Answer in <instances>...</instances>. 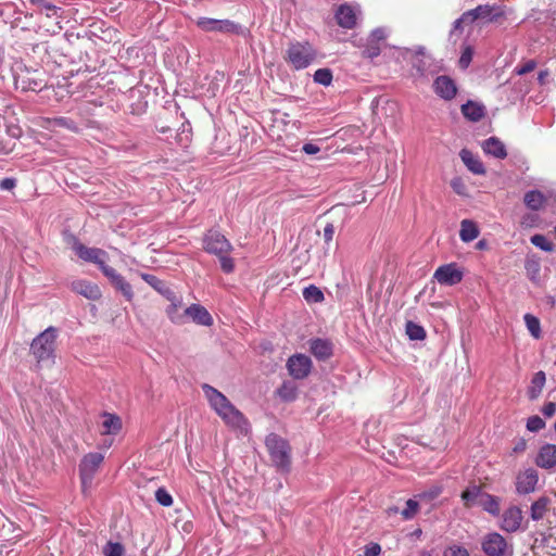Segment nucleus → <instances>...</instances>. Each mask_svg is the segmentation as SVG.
<instances>
[{
	"label": "nucleus",
	"mask_w": 556,
	"mask_h": 556,
	"mask_svg": "<svg viewBox=\"0 0 556 556\" xmlns=\"http://www.w3.org/2000/svg\"><path fill=\"white\" fill-rule=\"evenodd\" d=\"M202 390L210 403V406L215 410V413L220 410V408H223V406L229 402V400L222 392L210 384H203Z\"/></svg>",
	"instance_id": "b1692460"
},
{
	"label": "nucleus",
	"mask_w": 556,
	"mask_h": 556,
	"mask_svg": "<svg viewBox=\"0 0 556 556\" xmlns=\"http://www.w3.org/2000/svg\"><path fill=\"white\" fill-rule=\"evenodd\" d=\"M197 26L206 33H222L231 35H244L245 28L230 20H216L211 17H199Z\"/></svg>",
	"instance_id": "20e7f679"
},
{
	"label": "nucleus",
	"mask_w": 556,
	"mask_h": 556,
	"mask_svg": "<svg viewBox=\"0 0 556 556\" xmlns=\"http://www.w3.org/2000/svg\"><path fill=\"white\" fill-rule=\"evenodd\" d=\"M73 249L81 260L98 265L100 270L108 265L105 263L108 253L102 249L88 248L78 241L75 242Z\"/></svg>",
	"instance_id": "9b49d317"
},
{
	"label": "nucleus",
	"mask_w": 556,
	"mask_h": 556,
	"mask_svg": "<svg viewBox=\"0 0 556 556\" xmlns=\"http://www.w3.org/2000/svg\"><path fill=\"white\" fill-rule=\"evenodd\" d=\"M203 247L211 254H229L232 247L230 242L217 230H208L203 239Z\"/></svg>",
	"instance_id": "6e6552de"
},
{
	"label": "nucleus",
	"mask_w": 556,
	"mask_h": 556,
	"mask_svg": "<svg viewBox=\"0 0 556 556\" xmlns=\"http://www.w3.org/2000/svg\"><path fill=\"white\" fill-rule=\"evenodd\" d=\"M317 58L316 49L308 41H292L289 43L285 60L294 70L308 67Z\"/></svg>",
	"instance_id": "f03ea898"
},
{
	"label": "nucleus",
	"mask_w": 556,
	"mask_h": 556,
	"mask_svg": "<svg viewBox=\"0 0 556 556\" xmlns=\"http://www.w3.org/2000/svg\"><path fill=\"white\" fill-rule=\"evenodd\" d=\"M170 304L166 307V315L170 319L172 323L176 325L186 324V308L181 311L182 307V298L181 295L175 294L167 299Z\"/></svg>",
	"instance_id": "2eb2a0df"
},
{
	"label": "nucleus",
	"mask_w": 556,
	"mask_h": 556,
	"mask_svg": "<svg viewBox=\"0 0 556 556\" xmlns=\"http://www.w3.org/2000/svg\"><path fill=\"white\" fill-rule=\"evenodd\" d=\"M388 35L389 31L387 28L378 27L370 33L369 38L372 39V41H377L383 46Z\"/></svg>",
	"instance_id": "5fc2aeb1"
},
{
	"label": "nucleus",
	"mask_w": 556,
	"mask_h": 556,
	"mask_svg": "<svg viewBox=\"0 0 556 556\" xmlns=\"http://www.w3.org/2000/svg\"><path fill=\"white\" fill-rule=\"evenodd\" d=\"M155 500L160 505L164 507L172 506L174 502L172 495L164 488H159L155 491Z\"/></svg>",
	"instance_id": "09e8293b"
},
{
	"label": "nucleus",
	"mask_w": 556,
	"mask_h": 556,
	"mask_svg": "<svg viewBox=\"0 0 556 556\" xmlns=\"http://www.w3.org/2000/svg\"><path fill=\"white\" fill-rule=\"evenodd\" d=\"M459 156L466 167L473 174H483L484 173V165L480 161V159L475 155L470 150L463 149L459 152Z\"/></svg>",
	"instance_id": "bb28decb"
},
{
	"label": "nucleus",
	"mask_w": 556,
	"mask_h": 556,
	"mask_svg": "<svg viewBox=\"0 0 556 556\" xmlns=\"http://www.w3.org/2000/svg\"><path fill=\"white\" fill-rule=\"evenodd\" d=\"M103 421L101 424V434L102 435H115L122 429V419L115 415L110 413H104L102 415Z\"/></svg>",
	"instance_id": "393cba45"
},
{
	"label": "nucleus",
	"mask_w": 556,
	"mask_h": 556,
	"mask_svg": "<svg viewBox=\"0 0 556 556\" xmlns=\"http://www.w3.org/2000/svg\"><path fill=\"white\" fill-rule=\"evenodd\" d=\"M521 519V510L518 507L513 506L504 511L500 526L507 532H514L520 527Z\"/></svg>",
	"instance_id": "dca6fc26"
},
{
	"label": "nucleus",
	"mask_w": 556,
	"mask_h": 556,
	"mask_svg": "<svg viewBox=\"0 0 556 556\" xmlns=\"http://www.w3.org/2000/svg\"><path fill=\"white\" fill-rule=\"evenodd\" d=\"M15 148V141L10 138L0 137V154H8Z\"/></svg>",
	"instance_id": "bf43d9fd"
},
{
	"label": "nucleus",
	"mask_w": 556,
	"mask_h": 556,
	"mask_svg": "<svg viewBox=\"0 0 556 556\" xmlns=\"http://www.w3.org/2000/svg\"><path fill=\"white\" fill-rule=\"evenodd\" d=\"M489 154L504 159L507 155L505 144L496 137H489Z\"/></svg>",
	"instance_id": "4c0bfd02"
},
{
	"label": "nucleus",
	"mask_w": 556,
	"mask_h": 556,
	"mask_svg": "<svg viewBox=\"0 0 556 556\" xmlns=\"http://www.w3.org/2000/svg\"><path fill=\"white\" fill-rule=\"evenodd\" d=\"M314 81L325 87L332 83V72L329 68H319L314 73Z\"/></svg>",
	"instance_id": "c03bdc74"
},
{
	"label": "nucleus",
	"mask_w": 556,
	"mask_h": 556,
	"mask_svg": "<svg viewBox=\"0 0 556 556\" xmlns=\"http://www.w3.org/2000/svg\"><path fill=\"white\" fill-rule=\"evenodd\" d=\"M535 66H536L535 61L529 60L523 65L517 67L516 73L518 75H523V74L532 72L535 68Z\"/></svg>",
	"instance_id": "680f3d73"
},
{
	"label": "nucleus",
	"mask_w": 556,
	"mask_h": 556,
	"mask_svg": "<svg viewBox=\"0 0 556 556\" xmlns=\"http://www.w3.org/2000/svg\"><path fill=\"white\" fill-rule=\"evenodd\" d=\"M545 381H546V377H545L544 371H538L533 376V378L531 380V384L528 389V395L531 400L536 399L541 394L542 389L545 384Z\"/></svg>",
	"instance_id": "2f4dec72"
},
{
	"label": "nucleus",
	"mask_w": 556,
	"mask_h": 556,
	"mask_svg": "<svg viewBox=\"0 0 556 556\" xmlns=\"http://www.w3.org/2000/svg\"><path fill=\"white\" fill-rule=\"evenodd\" d=\"M216 414L227 424L229 427L239 429L241 431L247 430L248 421L243 414L238 410L230 401L216 412Z\"/></svg>",
	"instance_id": "f8f14e48"
},
{
	"label": "nucleus",
	"mask_w": 556,
	"mask_h": 556,
	"mask_svg": "<svg viewBox=\"0 0 556 556\" xmlns=\"http://www.w3.org/2000/svg\"><path fill=\"white\" fill-rule=\"evenodd\" d=\"M140 277L149 285L151 286L156 292L162 294L166 300L170 299V296L175 295L176 293L167 286V283L161 279H159L156 276L142 273Z\"/></svg>",
	"instance_id": "a878e982"
},
{
	"label": "nucleus",
	"mask_w": 556,
	"mask_h": 556,
	"mask_svg": "<svg viewBox=\"0 0 556 556\" xmlns=\"http://www.w3.org/2000/svg\"><path fill=\"white\" fill-rule=\"evenodd\" d=\"M419 503L420 502L416 497L409 498L406 502L405 508L401 511L403 519H405V520L413 519L418 511Z\"/></svg>",
	"instance_id": "a18cd8bd"
},
{
	"label": "nucleus",
	"mask_w": 556,
	"mask_h": 556,
	"mask_svg": "<svg viewBox=\"0 0 556 556\" xmlns=\"http://www.w3.org/2000/svg\"><path fill=\"white\" fill-rule=\"evenodd\" d=\"M102 274L110 280L112 286L119 291L127 301H131L134 299V291L129 282L118 274L113 267L106 265L101 270Z\"/></svg>",
	"instance_id": "ddd939ff"
},
{
	"label": "nucleus",
	"mask_w": 556,
	"mask_h": 556,
	"mask_svg": "<svg viewBox=\"0 0 556 556\" xmlns=\"http://www.w3.org/2000/svg\"><path fill=\"white\" fill-rule=\"evenodd\" d=\"M479 236L477 224L470 219H463L460 223L459 237L464 242H471Z\"/></svg>",
	"instance_id": "c85d7f7f"
},
{
	"label": "nucleus",
	"mask_w": 556,
	"mask_h": 556,
	"mask_svg": "<svg viewBox=\"0 0 556 556\" xmlns=\"http://www.w3.org/2000/svg\"><path fill=\"white\" fill-rule=\"evenodd\" d=\"M484 12H486V9L485 7L483 5H478L476 9L473 10H469L467 12H465L462 17L463 20L465 21V24H468V23H472L475 22L479 16H481Z\"/></svg>",
	"instance_id": "8fccbe9b"
},
{
	"label": "nucleus",
	"mask_w": 556,
	"mask_h": 556,
	"mask_svg": "<svg viewBox=\"0 0 556 556\" xmlns=\"http://www.w3.org/2000/svg\"><path fill=\"white\" fill-rule=\"evenodd\" d=\"M441 493H442V486L435 484V485H431L427 490L416 494L415 497L420 503H431L432 501L438 498Z\"/></svg>",
	"instance_id": "f704fd0d"
},
{
	"label": "nucleus",
	"mask_w": 556,
	"mask_h": 556,
	"mask_svg": "<svg viewBox=\"0 0 556 556\" xmlns=\"http://www.w3.org/2000/svg\"><path fill=\"white\" fill-rule=\"evenodd\" d=\"M309 350L312 354L319 361H327L333 354V345L326 339H313L309 342Z\"/></svg>",
	"instance_id": "a211bd4d"
},
{
	"label": "nucleus",
	"mask_w": 556,
	"mask_h": 556,
	"mask_svg": "<svg viewBox=\"0 0 556 556\" xmlns=\"http://www.w3.org/2000/svg\"><path fill=\"white\" fill-rule=\"evenodd\" d=\"M553 530H556V527L551 528V531ZM543 548H549L551 551L556 552V531L551 532L547 536H544L540 543L538 540L535 541L533 545L535 553H539V551Z\"/></svg>",
	"instance_id": "e433bc0d"
},
{
	"label": "nucleus",
	"mask_w": 556,
	"mask_h": 556,
	"mask_svg": "<svg viewBox=\"0 0 556 556\" xmlns=\"http://www.w3.org/2000/svg\"><path fill=\"white\" fill-rule=\"evenodd\" d=\"M526 270L531 280H535L540 273V263L534 258H527Z\"/></svg>",
	"instance_id": "3c124183"
},
{
	"label": "nucleus",
	"mask_w": 556,
	"mask_h": 556,
	"mask_svg": "<svg viewBox=\"0 0 556 556\" xmlns=\"http://www.w3.org/2000/svg\"><path fill=\"white\" fill-rule=\"evenodd\" d=\"M336 18L341 27L351 29L356 25V10L350 4H341L336 12Z\"/></svg>",
	"instance_id": "aec40b11"
},
{
	"label": "nucleus",
	"mask_w": 556,
	"mask_h": 556,
	"mask_svg": "<svg viewBox=\"0 0 556 556\" xmlns=\"http://www.w3.org/2000/svg\"><path fill=\"white\" fill-rule=\"evenodd\" d=\"M515 548L510 538L500 533H489V556H514Z\"/></svg>",
	"instance_id": "9d476101"
},
{
	"label": "nucleus",
	"mask_w": 556,
	"mask_h": 556,
	"mask_svg": "<svg viewBox=\"0 0 556 556\" xmlns=\"http://www.w3.org/2000/svg\"><path fill=\"white\" fill-rule=\"evenodd\" d=\"M433 87L435 93L445 100L453 99L457 91L455 83L447 76H439L434 80Z\"/></svg>",
	"instance_id": "6ab92c4d"
},
{
	"label": "nucleus",
	"mask_w": 556,
	"mask_h": 556,
	"mask_svg": "<svg viewBox=\"0 0 556 556\" xmlns=\"http://www.w3.org/2000/svg\"><path fill=\"white\" fill-rule=\"evenodd\" d=\"M451 186L453 188V190L457 193V194H464L465 193V185L463 182V180L460 178H454L452 179L451 181Z\"/></svg>",
	"instance_id": "69168bd1"
},
{
	"label": "nucleus",
	"mask_w": 556,
	"mask_h": 556,
	"mask_svg": "<svg viewBox=\"0 0 556 556\" xmlns=\"http://www.w3.org/2000/svg\"><path fill=\"white\" fill-rule=\"evenodd\" d=\"M266 448L269 453L273 464L281 471L290 469V445L276 433H270L265 440Z\"/></svg>",
	"instance_id": "7ed1b4c3"
},
{
	"label": "nucleus",
	"mask_w": 556,
	"mask_h": 556,
	"mask_svg": "<svg viewBox=\"0 0 556 556\" xmlns=\"http://www.w3.org/2000/svg\"><path fill=\"white\" fill-rule=\"evenodd\" d=\"M46 128L50 130H54L55 128H65L72 132H77L79 130L77 124L68 117H54V118H47L46 119Z\"/></svg>",
	"instance_id": "cd10ccee"
},
{
	"label": "nucleus",
	"mask_w": 556,
	"mask_h": 556,
	"mask_svg": "<svg viewBox=\"0 0 556 556\" xmlns=\"http://www.w3.org/2000/svg\"><path fill=\"white\" fill-rule=\"evenodd\" d=\"M202 390L210 403V406L215 410V413L220 410V408H223V406L229 402V400L222 392L210 384H203Z\"/></svg>",
	"instance_id": "5701e85b"
},
{
	"label": "nucleus",
	"mask_w": 556,
	"mask_h": 556,
	"mask_svg": "<svg viewBox=\"0 0 556 556\" xmlns=\"http://www.w3.org/2000/svg\"><path fill=\"white\" fill-rule=\"evenodd\" d=\"M279 397L286 402H292L298 396V387L292 381H285L277 390Z\"/></svg>",
	"instance_id": "72a5a7b5"
},
{
	"label": "nucleus",
	"mask_w": 556,
	"mask_h": 556,
	"mask_svg": "<svg viewBox=\"0 0 556 556\" xmlns=\"http://www.w3.org/2000/svg\"><path fill=\"white\" fill-rule=\"evenodd\" d=\"M56 337V328L50 326L33 339L30 352L39 365H52L54 363Z\"/></svg>",
	"instance_id": "f257e3e1"
},
{
	"label": "nucleus",
	"mask_w": 556,
	"mask_h": 556,
	"mask_svg": "<svg viewBox=\"0 0 556 556\" xmlns=\"http://www.w3.org/2000/svg\"><path fill=\"white\" fill-rule=\"evenodd\" d=\"M548 500L541 497L531 505V518L533 520H540L543 518L547 510Z\"/></svg>",
	"instance_id": "a19ab883"
},
{
	"label": "nucleus",
	"mask_w": 556,
	"mask_h": 556,
	"mask_svg": "<svg viewBox=\"0 0 556 556\" xmlns=\"http://www.w3.org/2000/svg\"><path fill=\"white\" fill-rule=\"evenodd\" d=\"M544 427L545 422L540 416H532L527 421V429L531 432H538Z\"/></svg>",
	"instance_id": "864d4df0"
},
{
	"label": "nucleus",
	"mask_w": 556,
	"mask_h": 556,
	"mask_svg": "<svg viewBox=\"0 0 556 556\" xmlns=\"http://www.w3.org/2000/svg\"><path fill=\"white\" fill-rule=\"evenodd\" d=\"M462 113L467 119L478 122L484 115V106L473 101H468L462 105Z\"/></svg>",
	"instance_id": "c756f323"
},
{
	"label": "nucleus",
	"mask_w": 556,
	"mask_h": 556,
	"mask_svg": "<svg viewBox=\"0 0 556 556\" xmlns=\"http://www.w3.org/2000/svg\"><path fill=\"white\" fill-rule=\"evenodd\" d=\"M189 128L186 129L185 124L182 125L181 131L177 135V141L181 147H187L189 142L191 141V129L190 125L188 124Z\"/></svg>",
	"instance_id": "13d9d810"
},
{
	"label": "nucleus",
	"mask_w": 556,
	"mask_h": 556,
	"mask_svg": "<svg viewBox=\"0 0 556 556\" xmlns=\"http://www.w3.org/2000/svg\"><path fill=\"white\" fill-rule=\"evenodd\" d=\"M71 289L88 300H99L102 295L100 288L88 280L78 279L71 283Z\"/></svg>",
	"instance_id": "4468645a"
},
{
	"label": "nucleus",
	"mask_w": 556,
	"mask_h": 556,
	"mask_svg": "<svg viewBox=\"0 0 556 556\" xmlns=\"http://www.w3.org/2000/svg\"><path fill=\"white\" fill-rule=\"evenodd\" d=\"M104 556H123L124 547L121 543L117 542H108L103 547Z\"/></svg>",
	"instance_id": "de8ad7c7"
},
{
	"label": "nucleus",
	"mask_w": 556,
	"mask_h": 556,
	"mask_svg": "<svg viewBox=\"0 0 556 556\" xmlns=\"http://www.w3.org/2000/svg\"><path fill=\"white\" fill-rule=\"evenodd\" d=\"M523 200L526 205L532 211H539L546 201L543 193L538 190L527 192Z\"/></svg>",
	"instance_id": "7c9ffc66"
},
{
	"label": "nucleus",
	"mask_w": 556,
	"mask_h": 556,
	"mask_svg": "<svg viewBox=\"0 0 556 556\" xmlns=\"http://www.w3.org/2000/svg\"><path fill=\"white\" fill-rule=\"evenodd\" d=\"M286 367L293 379L302 380L311 374L313 363L307 355L299 353L288 358Z\"/></svg>",
	"instance_id": "423d86ee"
},
{
	"label": "nucleus",
	"mask_w": 556,
	"mask_h": 556,
	"mask_svg": "<svg viewBox=\"0 0 556 556\" xmlns=\"http://www.w3.org/2000/svg\"><path fill=\"white\" fill-rule=\"evenodd\" d=\"M188 318L201 326H211L213 324L211 314L200 304H191L186 308V320Z\"/></svg>",
	"instance_id": "f3484780"
},
{
	"label": "nucleus",
	"mask_w": 556,
	"mask_h": 556,
	"mask_svg": "<svg viewBox=\"0 0 556 556\" xmlns=\"http://www.w3.org/2000/svg\"><path fill=\"white\" fill-rule=\"evenodd\" d=\"M530 241L533 245L545 252H552L554 250L553 243L543 235H534L531 237Z\"/></svg>",
	"instance_id": "49530a36"
},
{
	"label": "nucleus",
	"mask_w": 556,
	"mask_h": 556,
	"mask_svg": "<svg viewBox=\"0 0 556 556\" xmlns=\"http://www.w3.org/2000/svg\"><path fill=\"white\" fill-rule=\"evenodd\" d=\"M303 298L309 303H319L324 300V293L318 287L311 285L304 288Z\"/></svg>",
	"instance_id": "37998d69"
},
{
	"label": "nucleus",
	"mask_w": 556,
	"mask_h": 556,
	"mask_svg": "<svg viewBox=\"0 0 556 556\" xmlns=\"http://www.w3.org/2000/svg\"><path fill=\"white\" fill-rule=\"evenodd\" d=\"M443 556H469V554L466 548L458 545H453L445 548Z\"/></svg>",
	"instance_id": "052dcab7"
},
{
	"label": "nucleus",
	"mask_w": 556,
	"mask_h": 556,
	"mask_svg": "<svg viewBox=\"0 0 556 556\" xmlns=\"http://www.w3.org/2000/svg\"><path fill=\"white\" fill-rule=\"evenodd\" d=\"M535 463L539 467L546 469L556 466V445H543L539 451Z\"/></svg>",
	"instance_id": "4be33fe9"
},
{
	"label": "nucleus",
	"mask_w": 556,
	"mask_h": 556,
	"mask_svg": "<svg viewBox=\"0 0 556 556\" xmlns=\"http://www.w3.org/2000/svg\"><path fill=\"white\" fill-rule=\"evenodd\" d=\"M433 278L442 286H455L463 280L464 273L456 263H450L439 266Z\"/></svg>",
	"instance_id": "1a4fd4ad"
},
{
	"label": "nucleus",
	"mask_w": 556,
	"mask_h": 556,
	"mask_svg": "<svg viewBox=\"0 0 556 556\" xmlns=\"http://www.w3.org/2000/svg\"><path fill=\"white\" fill-rule=\"evenodd\" d=\"M216 256L219 258L220 267L224 273L229 274L233 270V260L229 257L228 254H217Z\"/></svg>",
	"instance_id": "6e6d98bb"
},
{
	"label": "nucleus",
	"mask_w": 556,
	"mask_h": 556,
	"mask_svg": "<svg viewBox=\"0 0 556 556\" xmlns=\"http://www.w3.org/2000/svg\"><path fill=\"white\" fill-rule=\"evenodd\" d=\"M486 478H479L478 480L470 481L467 488L462 493V501L464 505L471 508L477 505H483L486 509V504L483 502V489Z\"/></svg>",
	"instance_id": "0eeeda50"
},
{
	"label": "nucleus",
	"mask_w": 556,
	"mask_h": 556,
	"mask_svg": "<svg viewBox=\"0 0 556 556\" xmlns=\"http://www.w3.org/2000/svg\"><path fill=\"white\" fill-rule=\"evenodd\" d=\"M473 51L471 47L467 46L464 51L462 52V55L459 58V66L462 68H467L472 60Z\"/></svg>",
	"instance_id": "4d7b16f0"
},
{
	"label": "nucleus",
	"mask_w": 556,
	"mask_h": 556,
	"mask_svg": "<svg viewBox=\"0 0 556 556\" xmlns=\"http://www.w3.org/2000/svg\"><path fill=\"white\" fill-rule=\"evenodd\" d=\"M36 3L38 7V11L41 14H45L47 17H49V18H52V17L59 18L60 17L59 12L61 11V8L54 5L51 2L46 1V0H37Z\"/></svg>",
	"instance_id": "c9c22d12"
},
{
	"label": "nucleus",
	"mask_w": 556,
	"mask_h": 556,
	"mask_svg": "<svg viewBox=\"0 0 556 556\" xmlns=\"http://www.w3.org/2000/svg\"><path fill=\"white\" fill-rule=\"evenodd\" d=\"M538 483V473L533 469H528L517 477V491L521 494H528L534 491Z\"/></svg>",
	"instance_id": "412c9836"
},
{
	"label": "nucleus",
	"mask_w": 556,
	"mask_h": 556,
	"mask_svg": "<svg viewBox=\"0 0 556 556\" xmlns=\"http://www.w3.org/2000/svg\"><path fill=\"white\" fill-rule=\"evenodd\" d=\"M500 513V505L496 497L489 495V514L497 515Z\"/></svg>",
	"instance_id": "338daca9"
},
{
	"label": "nucleus",
	"mask_w": 556,
	"mask_h": 556,
	"mask_svg": "<svg viewBox=\"0 0 556 556\" xmlns=\"http://www.w3.org/2000/svg\"><path fill=\"white\" fill-rule=\"evenodd\" d=\"M509 13L510 11L506 7H489V23L502 26L507 21Z\"/></svg>",
	"instance_id": "473e14b6"
},
{
	"label": "nucleus",
	"mask_w": 556,
	"mask_h": 556,
	"mask_svg": "<svg viewBox=\"0 0 556 556\" xmlns=\"http://www.w3.org/2000/svg\"><path fill=\"white\" fill-rule=\"evenodd\" d=\"M16 179L12 177H7L0 180V189L5 191H11L16 187Z\"/></svg>",
	"instance_id": "e2e57ef3"
},
{
	"label": "nucleus",
	"mask_w": 556,
	"mask_h": 556,
	"mask_svg": "<svg viewBox=\"0 0 556 556\" xmlns=\"http://www.w3.org/2000/svg\"><path fill=\"white\" fill-rule=\"evenodd\" d=\"M540 217L536 213H527L521 217L520 224L523 228H533L539 225Z\"/></svg>",
	"instance_id": "603ef678"
},
{
	"label": "nucleus",
	"mask_w": 556,
	"mask_h": 556,
	"mask_svg": "<svg viewBox=\"0 0 556 556\" xmlns=\"http://www.w3.org/2000/svg\"><path fill=\"white\" fill-rule=\"evenodd\" d=\"M405 331L407 337L410 340H424L426 338V330L422 326L414 323V321H407L405 326Z\"/></svg>",
	"instance_id": "ea45409f"
},
{
	"label": "nucleus",
	"mask_w": 556,
	"mask_h": 556,
	"mask_svg": "<svg viewBox=\"0 0 556 556\" xmlns=\"http://www.w3.org/2000/svg\"><path fill=\"white\" fill-rule=\"evenodd\" d=\"M334 235V226L331 223H328L324 228V239L327 243H329L333 239Z\"/></svg>",
	"instance_id": "774afa93"
},
{
	"label": "nucleus",
	"mask_w": 556,
	"mask_h": 556,
	"mask_svg": "<svg viewBox=\"0 0 556 556\" xmlns=\"http://www.w3.org/2000/svg\"><path fill=\"white\" fill-rule=\"evenodd\" d=\"M381 49V43L372 41V39L368 37L362 51V55L367 59H375L380 54Z\"/></svg>",
	"instance_id": "79ce46f5"
},
{
	"label": "nucleus",
	"mask_w": 556,
	"mask_h": 556,
	"mask_svg": "<svg viewBox=\"0 0 556 556\" xmlns=\"http://www.w3.org/2000/svg\"><path fill=\"white\" fill-rule=\"evenodd\" d=\"M104 456L101 453H89L85 455L79 464V475L84 488L91 484L94 473L102 464Z\"/></svg>",
	"instance_id": "39448f33"
},
{
	"label": "nucleus",
	"mask_w": 556,
	"mask_h": 556,
	"mask_svg": "<svg viewBox=\"0 0 556 556\" xmlns=\"http://www.w3.org/2000/svg\"><path fill=\"white\" fill-rule=\"evenodd\" d=\"M380 553V545L378 543H370L366 545L363 556H378Z\"/></svg>",
	"instance_id": "0e129e2a"
},
{
	"label": "nucleus",
	"mask_w": 556,
	"mask_h": 556,
	"mask_svg": "<svg viewBox=\"0 0 556 556\" xmlns=\"http://www.w3.org/2000/svg\"><path fill=\"white\" fill-rule=\"evenodd\" d=\"M523 319H525L527 329L531 333V336L534 339H540L542 336V330H541V323H540L539 318L531 314H526L523 316Z\"/></svg>",
	"instance_id": "58836bf2"
}]
</instances>
